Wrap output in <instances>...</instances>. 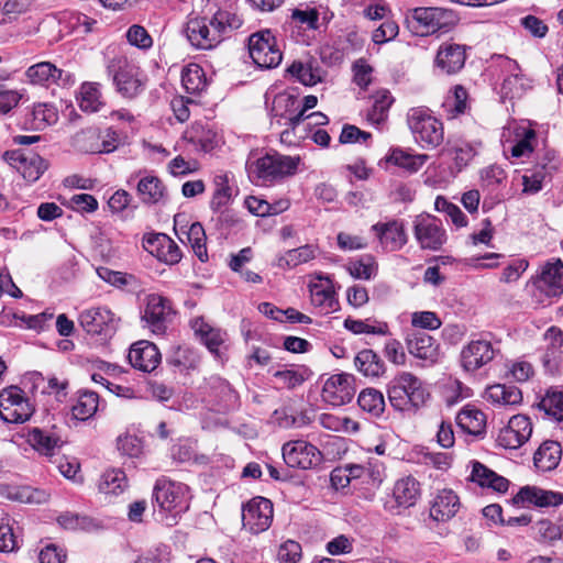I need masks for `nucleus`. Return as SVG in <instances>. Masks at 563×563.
Returning <instances> with one entry per match:
<instances>
[{
	"label": "nucleus",
	"instance_id": "cd10ccee",
	"mask_svg": "<svg viewBox=\"0 0 563 563\" xmlns=\"http://www.w3.org/2000/svg\"><path fill=\"white\" fill-rule=\"evenodd\" d=\"M185 214H176L174 218L176 233L181 232L186 235L188 243L190 244L195 255L201 261H208V253L206 246V232L201 223L194 222L187 229L181 223L185 221Z\"/></svg>",
	"mask_w": 563,
	"mask_h": 563
},
{
	"label": "nucleus",
	"instance_id": "bf43d9fd",
	"mask_svg": "<svg viewBox=\"0 0 563 563\" xmlns=\"http://www.w3.org/2000/svg\"><path fill=\"white\" fill-rule=\"evenodd\" d=\"M32 117L33 126L35 129H44L45 126L57 121L58 112L53 104L38 103L34 106Z\"/></svg>",
	"mask_w": 563,
	"mask_h": 563
},
{
	"label": "nucleus",
	"instance_id": "423d86ee",
	"mask_svg": "<svg viewBox=\"0 0 563 563\" xmlns=\"http://www.w3.org/2000/svg\"><path fill=\"white\" fill-rule=\"evenodd\" d=\"M408 126L422 148H435L444 140V129L441 121L423 107L409 110L407 114Z\"/></svg>",
	"mask_w": 563,
	"mask_h": 563
},
{
	"label": "nucleus",
	"instance_id": "72a5a7b5",
	"mask_svg": "<svg viewBox=\"0 0 563 563\" xmlns=\"http://www.w3.org/2000/svg\"><path fill=\"white\" fill-rule=\"evenodd\" d=\"M429 159L427 154H415L400 147L391 148L386 161L409 174L417 173Z\"/></svg>",
	"mask_w": 563,
	"mask_h": 563
},
{
	"label": "nucleus",
	"instance_id": "052dcab7",
	"mask_svg": "<svg viewBox=\"0 0 563 563\" xmlns=\"http://www.w3.org/2000/svg\"><path fill=\"white\" fill-rule=\"evenodd\" d=\"M31 380L33 383V389L41 388L42 394H60L68 386V380H59L57 377H49L47 382L41 373H32Z\"/></svg>",
	"mask_w": 563,
	"mask_h": 563
},
{
	"label": "nucleus",
	"instance_id": "7c9ffc66",
	"mask_svg": "<svg viewBox=\"0 0 563 563\" xmlns=\"http://www.w3.org/2000/svg\"><path fill=\"white\" fill-rule=\"evenodd\" d=\"M137 195L145 205H157L165 202L167 199V189L163 181L154 176L147 175L139 180Z\"/></svg>",
	"mask_w": 563,
	"mask_h": 563
},
{
	"label": "nucleus",
	"instance_id": "6ab92c4d",
	"mask_svg": "<svg viewBox=\"0 0 563 563\" xmlns=\"http://www.w3.org/2000/svg\"><path fill=\"white\" fill-rule=\"evenodd\" d=\"M562 501V494L531 485L521 487L512 497L514 505L522 507L548 508L559 506Z\"/></svg>",
	"mask_w": 563,
	"mask_h": 563
},
{
	"label": "nucleus",
	"instance_id": "9d476101",
	"mask_svg": "<svg viewBox=\"0 0 563 563\" xmlns=\"http://www.w3.org/2000/svg\"><path fill=\"white\" fill-rule=\"evenodd\" d=\"M32 413L33 407L20 387L9 386L0 391V418L4 422L23 423Z\"/></svg>",
	"mask_w": 563,
	"mask_h": 563
},
{
	"label": "nucleus",
	"instance_id": "3c124183",
	"mask_svg": "<svg viewBox=\"0 0 563 563\" xmlns=\"http://www.w3.org/2000/svg\"><path fill=\"white\" fill-rule=\"evenodd\" d=\"M287 70L305 86H313L321 81V71L313 63L294 62Z\"/></svg>",
	"mask_w": 563,
	"mask_h": 563
},
{
	"label": "nucleus",
	"instance_id": "e2e57ef3",
	"mask_svg": "<svg viewBox=\"0 0 563 563\" xmlns=\"http://www.w3.org/2000/svg\"><path fill=\"white\" fill-rule=\"evenodd\" d=\"M387 396L396 410L404 411L412 407L410 398L405 394L396 376L387 385Z\"/></svg>",
	"mask_w": 563,
	"mask_h": 563
},
{
	"label": "nucleus",
	"instance_id": "412c9836",
	"mask_svg": "<svg viewBox=\"0 0 563 563\" xmlns=\"http://www.w3.org/2000/svg\"><path fill=\"white\" fill-rule=\"evenodd\" d=\"M26 76L32 84L42 86L56 84L64 87L75 82V77L71 73L57 68L49 62H41L32 65L27 68Z\"/></svg>",
	"mask_w": 563,
	"mask_h": 563
},
{
	"label": "nucleus",
	"instance_id": "bb28decb",
	"mask_svg": "<svg viewBox=\"0 0 563 563\" xmlns=\"http://www.w3.org/2000/svg\"><path fill=\"white\" fill-rule=\"evenodd\" d=\"M128 357L134 368L145 373L153 372L162 360L157 346L145 340L132 344Z\"/></svg>",
	"mask_w": 563,
	"mask_h": 563
},
{
	"label": "nucleus",
	"instance_id": "8fccbe9b",
	"mask_svg": "<svg viewBox=\"0 0 563 563\" xmlns=\"http://www.w3.org/2000/svg\"><path fill=\"white\" fill-rule=\"evenodd\" d=\"M245 206L251 213L257 217H266L287 210L289 208V201L280 200L276 205H272L266 200L250 196L245 199Z\"/></svg>",
	"mask_w": 563,
	"mask_h": 563
},
{
	"label": "nucleus",
	"instance_id": "f704fd0d",
	"mask_svg": "<svg viewBox=\"0 0 563 563\" xmlns=\"http://www.w3.org/2000/svg\"><path fill=\"white\" fill-rule=\"evenodd\" d=\"M562 457L561 444L556 441H544L533 455L534 466L541 472L554 470Z\"/></svg>",
	"mask_w": 563,
	"mask_h": 563
},
{
	"label": "nucleus",
	"instance_id": "a211bd4d",
	"mask_svg": "<svg viewBox=\"0 0 563 563\" xmlns=\"http://www.w3.org/2000/svg\"><path fill=\"white\" fill-rule=\"evenodd\" d=\"M79 323L82 329L91 334H108L113 332L119 319L107 307L90 308L79 314Z\"/></svg>",
	"mask_w": 563,
	"mask_h": 563
},
{
	"label": "nucleus",
	"instance_id": "ddd939ff",
	"mask_svg": "<svg viewBox=\"0 0 563 563\" xmlns=\"http://www.w3.org/2000/svg\"><path fill=\"white\" fill-rule=\"evenodd\" d=\"M497 353H499V349L489 340H472L461 351V366L465 372L475 373L490 363Z\"/></svg>",
	"mask_w": 563,
	"mask_h": 563
},
{
	"label": "nucleus",
	"instance_id": "69168bd1",
	"mask_svg": "<svg viewBox=\"0 0 563 563\" xmlns=\"http://www.w3.org/2000/svg\"><path fill=\"white\" fill-rule=\"evenodd\" d=\"M536 530L543 541L553 542L563 538V525H558L549 519L539 520Z\"/></svg>",
	"mask_w": 563,
	"mask_h": 563
},
{
	"label": "nucleus",
	"instance_id": "de8ad7c7",
	"mask_svg": "<svg viewBox=\"0 0 563 563\" xmlns=\"http://www.w3.org/2000/svg\"><path fill=\"white\" fill-rule=\"evenodd\" d=\"M79 107L85 112H97L103 106L100 85L96 82H84L79 91Z\"/></svg>",
	"mask_w": 563,
	"mask_h": 563
},
{
	"label": "nucleus",
	"instance_id": "6e6552de",
	"mask_svg": "<svg viewBox=\"0 0 563 563\" xmlns=\"http://www.w3.org/2000/svg\"><path fill=\"white\" fill-rule=\"evenodd\" d=\"M249 53L254 64L264 69L277 67L283 54L271 30H262L249 37Z\"/></svg>",
	"mask_w": 563,
	"mask_h": 563
},
{
	"label": "nucleus",
	"instance_id": "20e7f679",
	"mask_svg": "<svg viewBox=\"0 0 563 563\" xmlns=\"http://www.w3.org/2000/svg\"><path fill=\"white\" fill-rule=\"evenodd\" d=\"M409 13L412 19V32L421 36L446 33L457 23L453 10L440 7H417L409 10Z\"/></svg>",
	"mask_w": 563,
	"mask_h": 563
},
{
	"label": "nucleus",
	"instance_id": "393cba45",
	"mask_svg": "<svg viewBox=\"0 0 563 563\" xmlns=\"http://www.w3.org/2000/svg\"><path fill=\"white\" fill-rule=\"evenodd\" d=\"M420 497V484L412 476L398 479L393 489L394 504H385V508L394 514H399L400 508H409L416 505Z\"/></svg>",
	"mask_w": 563,
	"mask_h": 563
},
{
	"label": "nucleus",
	"instance_id": "e433bc0d",
	"mask_svg": "<svg viewBox=\"0 0 563 563\" xmlns=\"http://www.w3.org/2000/svg\"><path fill=\"white\" fill-rule=\"evenodd\" d=\"M354 364L357 371L365 377L378 378L386 371L384 361L369 349L360 351L354 358Z\"/></svg>",
	"mask_w": 563,
	"mask_h": 563
},
{
	"label": "nucleus",
	"instance_id": "b1692460",
	"mask_svg": "<svg viewBox=\"0 0 563 563\" xmlns=\"http://www.w3.org/2000/svg\"><path fill=\"white\" fill-rule=\"evenodd\" d=\"M408 352L423 362V366H430L439 362L441 352L435 340L424 333L416 332L406 339Z\"/></svg>",
	"mask_w": 563,
	"mask_h": 563
},
{
	"label": "nucleus",
	"instance_id": "09e8293b",
	"mask_svg": "<svg viewBox=\"0 0 563 563\" xmlns=\"http://www.w3.org/2000/svg\"><path fill=\"white\" fill-rule=\"evenodd\" d=\"M99 396L95 391H82L71 408V413L77 420H88L98 410Z\"/></svg>",
	"mask_w": 563,
	"mask_h": 563
},
{
	"label": "nucleus",
	"instance_id": "0e129e2a",
	"mask_svg": "<svg viewBox=\"0 0 563 563\" xmlns=\"http://www.w3.org/2000/svg\"><path fill=\"white\" fill-rule=\"evenodd\" d=\"M96 272L100 279L118 288H123L124 286L135 283L133 275L112 271L108 267H98Z\"/></svg>",
	"mask_w": 563,
	"mask_h": 563
},
{
	"label": "nucleus",
	"instance_id": "a18cd8bd",
	"mask_svg": "<svg viewBox=\"0 0 563 563\" xmlns=\"http://www.w3.org/2000/svg\"><path fill=\"white\" fill-rule=\"evenodd\" d=\"M27 441L36 451L45 455H53L55 449L62 444L59 437L37 428L29 432Z\"/></svg>",
	"mask_w": 563,
	"mask_h": 563
},
{
	"label": "nucleus",
	"instance_id": "c9c22d12",
	"mask_svg": "<svg viewBox=\"0 0 563 563\" xmlns=\"http://www.w3.org/2000/svg\"><path fill=\"white\" fill-rule=\"evenodd\" d=\"M471 479L482 487L492 488L498 493H505L508 489L509 481L479 462H473Z\"/></svg>",
	"mask_w": 563,
	"mask_h": 563
},
{
	"label": "nucleus",
	"instance_id": "473e14b6",
	"mask_svg": "<svg viewBox=\"0 0 563 563\" xmlns=\"http://www.w3.org/2000/svg\"><path fill=\"white\" fill-rule=\"evenodd\" d=\"M485 399L495 406H517L522 402V393L516 386L494 384L485 389Z\"/></svg>",
	"mask_w": 563,
	"mask_h": 563
},
{
	"label": "nucleus",
	"instance_id": "aec40b11",
	"mask_svg": "<svg viewBox=\"0 0 563 563\" xmlns=\"http://www.w3.org/2000/svg\"><path fill=\"white\" fill-rule=\"evenodd\" d=\"M322 399L334 407L350 402L354 396L352 376L349 374H334L329 377L322 388Z\"/></svg>",
	"mask_w": 563,
	"mask_h": 563
},
{
	"label": "nucleus",
	"instance_id": "5701e85b",
	"mask_svg": "<svg viewBox=\"0 0 563 563\" xmlns=\"http://www.w3.org/2000/svg\"><path fill=\"white\" fill-rule=\"evenodd\" d=\"M466 46L453 42L442 43L434 58V66L443 74L454 75L465 65Z\"/></svg>",
	"mask_w": 563,
	"mask_h": 563
},
{
	"label": "nucleus",
	"instance_id": "1a4fd4ad",
	"mask_svg": "<svg viewBox=\"0 0 563 563\" xmlns=\"http://www.w3.org/2000/svg\"><path fill=\"white\" fill-rule=\"evenodd\" d=\"M108 73L113 76L118 91L125 98H134L143 91L145 81L139 67L125 58H113L108 64Z\"/></svg>",
	"mask_w": 563,
	"mask_h": 563
},
{
	"label": "nucleus",
	"instance_id": "9b49d317",
	"mask_svg": "<svg viewBox=\"0 0 563 563\" xmlns=\"http://www.w3.org/2000/svg\"><path fill=\"white\" fill-rule=\"evenodd\" d=\"M2 161L14 168L29 183H34L47 169V162L37 153L23 150H11L2 153Z\"/></svg>",
	"mask_w": 563,
	"mask_h": 563
},
{
	"label": "nucleus",
	"instance_id": "f8f14e48",
	"mask_svg": "<svg viewBox=\"0 0 563 563\" xmlns=\"http://www.w3.org/2000/svg\"><path fill=\"white\" fill-rule=\"evenodd\" d=\"M282 451L285 463L292 468L310 470L322 461L320 450L305 440L288 441Z\"/></svg>",
	"mask_w": 563,
	"mask_h": 563
},
{
	"label": "nucleus",
	"instance_id": "c756f323",
	"mask_svg": "<svg viewBox=\"0 0 563 563\" xmlns=\"http://www.w3.org/2000/svg\"><path fill=\"white\" fill-rule=\"evenodd\" d=\"M456 423L463 432L476 438H483L486 432L485 413L472 406L464 407L457 413Z\"/></svg>",
	"mask_w": 563,
	"mask_h": 563
},
{
	"label": "nucleus",
	"instance_id": "680f3d73",
	"mask_svg": "<svg viewBox=\"0 0 563 563\" xmlns=\"http://www.w3.org/2000/svg\"><path fill=\"white\" fill-rule=\"evenodd\" d=\"M434 209L438 212L445 213L457 228L465 227L467 221L463 211L454 203L450 202L445 197L438 196L434 201Z\"/></svg>",
	"mask_w": 563,
	"mask_h": 563
},
{
	"label": "nucleus",
	"instance_id": "58836bf2",
	"mask_svg": "<svg viewBox=\"0 0 563 563\" xmlns=\"http://www.w3.org/2000/svg\"><path fill=\"white\" fill-rule=\"evenodd\" d=\"M228 173H221L213 178L214 190L210 200V208L214 212L221 211L230 205L233 198V187Z\"/></svg>",
	"mask_w": 563,
	"mask_h": 563
},
{
	"label": "nucleus",
	"instance_id": "a878e982",
	"mask_svg": "<svg viewBox=\"0 0 563 563\" xmlns=\"http://www.w3.org/2000/svg\"><path fill=\"white\" fill-rule=\"evenodd\" d=\"M537 288L547 297H560L563 294V262L558 258L545 263L537 279Z\"/></svg>",
	"mask_w": 563,
	"mask_h": 563
},
{
	"label": "nucleus",
	"instance_id": "49530a36",
	"mask_svg": "<svg viewBox=\"0 0 563 563\" xmlns=\"http://www.w3.org/2000/svg\"><path fill=\"white\" fill-rule=\"evenodd\" d=\"M357 404L360 408L372 417H380L385 410V398L382 391L375 388L363 389L358 397Z\"/></svg>",
	"mask_w": 563,
	"mask_h": 563
},
{
	"label": "nucleus",
	"instance_id": "ea45409f",
	"mask_svg": "<svg viewBox=\"0 0 563 563\" xmlns=\"http://www.w3.org/2000/svg\"><path fill=\"white\" fill-rule=\"evenodd\" d=\"M190 325L208 350L213 354H218L219 347L224 341L222 332L219 329L212 328L200 317L192 319Z\"/></svg>",
	"mask_w": 563,
	"mask_h": 563
},
{
	"label": "nucleus",
	"instance_id": "f3484780",
	"mask_svg": "<svg viewBox=\"0 0 563 563\" xmlns=\"http://www.w3.org/2000/svg\"><path fill=\"white\" fill-rule=\"evenodd\" d=\"M371 231L378 240L379 245L386 252L401 250L408 242L405 223L402 220L390 219L372 225Z\"/></svg>",
	"mask_w": 563,
	"mask_h": 563
},
{
	"label": "nucleus",
	"instance_id": "864d4df0",
	"mask_svg": "<svg viewBox=\"0 0 563 563\" xmlns=\"http://www.w3.org/2000/svg\"><path fill=\"white\" fill-rule=\"evenodd\" d=\"M181 84L188 93H198L206 87L205 73L197 64H190L181 73Z\"/></svg>",
	"mask_w": 563,
	"mask_h": 563
},
{
	"label": "nucleus",
	"instance_id": "774afa93",
	"mask_svg": "<svg viewBox=\"0 0 563 563\" xmlns=\"http://www.w3.org/2000/svg\"><path fill=\"white\" fill-rule=\"evenodd\" d=\"M280 563H298L301 559V545L292 540L284 542L277 553Z\"/></svg>",
	"mask_w": 563,
	"mask_h": 563
},
{
	"label": "nucleus",
	"instance_id": "dca6fc26",
	"mask_svg": "<svg viewBox=\"0 0 563 563\" xmlns=\"http://www.w3.org/2000/svg\"><path fill=\"white\" fill-rule=\"evenodd\" d=\"M532 434V423L525 415L512 416L508 424L503 428L496 439L499 446L516 450L523 445Z\"/></svg>",
	"mask_w": 563,
	"mask_h": 563
},
{
	"label": "nucleus",
	"instance_id": "0eeeda50",
	"mask_svg": "<svg viewBox=\"0 0 563 563\" xmlns=\"http://www.w3.org/2000/svg\"><path fill=\"white\" fill-rule=\"evenodd\" d=\"M413 236L423 251L438 252L448 241L442 221L429 213H420L412 222Z\"/></svg>",
	"mask_w": 563,
	"mask_h": 563
},
{
	"label": "nucleus",
	"instance_id": "7ed1b4c3",
	"mask_svg": "<svg viewBox=\"0 0 563 563\" xmlns=\"http://www.w3.org/2000/svg\"><path fill=\"white\" fill-rule=\"evenodd\" d=\"M153 498L157 505L161 520L168 527L177 525L179 518L189 509L188 486L165 477L156 481Z\"/></svg>",
	"mask_w": 563,
	"mask_h": 563
},
{
	"label": "nucleus",
	"instance_id": "37998d69",
	"mask_svg": "<svg viewBox=\"0 0 563 563\" xmlns=\"http://www.w3.org/2000/svg\"><path fill=\"white\" fill-rule=\"evenodd\" d=\"M393 102L394 98L388 90L378 91L367 112V121L376 128H380L388 117V110Z\"/></svg>",
	"mask_w": 563,
	"mask_h": 563
},
{
	"label": "nucleus",
	"instance_id": "c85d7f7f",
	"mask_svg": "<svg viewBox=\"0 0 563 563\" xmlns=\"http://www.w3.org/2000/svg\"><path fill=\"white\" fill-rule=\"evenodd\" d=\"M460 508V499L451 489H443L435 496L430 517L438 522H445L453 518Z\"/></svg>",
	"mask_w": 563,
	"mask_h": 563
},
{
	"label": "nucleus",
	"instance_id": "4be33fe9",
	"mask_svg": "<svg viewBox=\"0 0 563 563\" xmlns=\"http://www.w3.org/2000/svg\"><path fill=\"white\" fill-rule=\"evenodd\" d=\"M143 247L168 265L177 264L181 260L179 246L164 233H152L143 238Z\"/></svg>",
	"mask_w": 563,
	"mask_h": 563
},
{
	"label": "nucleus",
	"instance_id": "338daca9",
	"mask_svg": "<svg viewBox=\"0 0 563 563\" xmlns=\"http://www.w3.org/2000/svg\"><path fill=\"white\" fill-rule=\"evenodd\" d=\"M399 26L394 20L384 21L372 34V41L382 45L397 37Z\"/></svg>",
	"mask_w": 563,
	"mask_h": 563
},
{
	"label": "nucleus",
	"instance_id": "39448f33",
	"mask_svg": "<svg viewBox=\"0 0 563 563\" xmlns=\"http://www.w3.org/2000/svg\"><path fill=\"white\" fill-rule=\"evenodd\" d=\"M300 103V98L289 92L278 93L274 99L272 125L284 128L279 133L282 143H294L295 130L302 122Z\"/></svg>",
	"mask_w": 563,
	"mask_h": 563
},
{
	"label": "nucleus",
	"instance_id": "f257e3e1",
	"mask_svg": "<svg viewBox=\"0 0 563 563\" xmlns=\"http://www.w3.org/2000/svg\"><path fill=\"white\" fill-rule=\"evenodd\" d=\"M242 23L235 13L218 10L211 18H190L186 24V36L197 49H212L241 27Z\"/></svg>",
	"mask_w": 563,
	"mask_h": 563
},
{
	"label": "nucleus",
	"instance_id": "4c0bfd02",
	"mask_svg": "<svg viewBox=\"0 0 563 563\" xmlns=\"http://www.w3.org/2000/svg\"><path fill=\"white\" fill-rule=\"evenodd\" d=\"M311 303L321 308L325 313L335 310L338 301L334 297V290L330 280H320L309 286Z\"/></svg>",
	"mask_w": 563,
	"mask_h": 563
},
{
	"label": "nucleus",
	"instance_id": "2f4dec72",
	"mask_svg": "<svg viewBox=\"0 0 563 563\" xmlns=\"http://www.w3.org/2000/svg\"><path fill=\"white\" fill-rule=\"evenodd\" d=\"M396 377L413 408H419L427 402L430 394L420 378L410 372H400Z\"/></svg>",
	"mask_w": 563,
	"mask_h": 563
},
{
	"label": "nucleus",
	"instance_id": "f03ea898",
	"mask_svg": "<svg viewBox=\"0 0 563 563\" xmlns=\"http://www.w3.org/2000/svg\"><path fill=\"white\" fill-rule=\"evenodd\" d=\"M300 162V156L283 155L274 151L256 158L250 156L245 167L255 185L272 186L296 175Z\"/></svg>",
	"mask_w": 563,
	"mask_h": 563
},
{
	"label": "nucleus",
	"instance_id": "6e6d98bb",
	"mask_svg": "<svg viewBox=\"0 0 563 563\" xmlns=\"http://www.w3.org/2000/svg\"><path fill=\"white\" fill-rule=\"evenodd\" d=\"M369 320H355L352 318H346L344 320V328L354 334H377V335H387L389 333V328L386 322H377L372 324L368 322Z\"/></svg>",
	"mask_w": 563,
	"mask_h": 563
},
{
	"label": "nucleus",
	"instance_id": "603ef678",
	"mask_svg": "<svg viewBox=\"0 0 563 563\" xmlns=\"http://www.w3.org/2000/svg\"><path fill=\"white\" fill-rule=\"evenodd\" d=\"M346 269L354 278L368 280L376 275L377 263L374 256L365 254L357 260L350 261Z\"/></svg>",
	"mask_w": 563,
	"mask_h": 563
},
{
	"label": "nucleus",
	"instance_id": "c03bdc74",
	"mask_svg": "<svg viewBox=\"0 0 563 563\" xmlns=\"http://www.w3.org/2000/svg\"><path fill=\"white\" fill-rule=\"evenodd\" d=\"M128 486L126 475L122 470L113 468L106 471L98 484L99 492L104 495H119Z\"/></svg>",
	"mask_w": 563,
	"mask_h": 563
},
{
	"label": "nucleus",
	"instance_id": "4d7b16f0",
	"mask_svg": "<svg viewBox=\"0 0 563 563\" xmlns=\"http://www.w3.org/2000/svg\"><path fill=\"white\" fill-rule=\"evenodd\" d=\"M539 409L543 410L547 416L555 420L563 419V393L549 390L538 404Z\"/></svg>",
	"mask_w": 563,
	"mask_h": 563
},
{
	"label": "nucleus",
	"instance_id": "5fc2aeb1",
	"mask_svg": "<svg viewBox=\"0 0 563 563\" xmlns=\"http://www.w3.org/2000/svg\"><path fill=\"white\" fill-rule=\"evenodd\" d=\"M533 80L523 73L509 75L504 79L503 91L511 99L520 98L526 91L532 88Z\"/></svg>",
	"mask_w": 563,
	"mask_h": 563
},
{
	"label": "nucleus",
	"instance_id": "4468645a",
	"mask_svg": "<svg viewBox=\"0 0 563 563\" xmlns=\"http://www.w3.org/2000/svg\"><path fill=\"white\" fill-rule=\"evenodd\" d=\"M173 316L174 310L167 298L157 294H151L146 297L142 320L153 333L164 334Z\"/></svg>",
	"mask_w": 563,
	"mask_h": 563
},
{
	"label": "nucleus",
	"instance_id": "2eb2a0df",
	"mask_svg": "<svg viewBox=\"0 0 563 563\" xmlns=\"http://www.w3.org/2000/svg\"><path fill=\"white\" fill-rule=\"evenodd\" d=\"M273 520V504L264 497L251 499L242 510V522L252 533L267 530Z\"/></svg>",
	"mask_w": 563,
	"mask_h": 563
},
{
	"label": "nucleus",
	"instance_id": "a19ab883",
	"mask_svg": "<svg viewBox=\"0 0 563 563\" xmlns=\"http://www.w3.org/2000/svg\"><path fill=\"white\" fill-rule=\"evenodd\" d=\"M184 137L194 146L206 153L212 151L217 145V133L212 129L198 122L194 123L190 129L185 132Z\"/></svg>",
	"mask_w": 563,
	"mask_h": 563
},
{
	"label": "nucleus",
	"instance_id": "13d9d810",
	"mask_svg": "<svg viewBox=\"0 0 563 563\" xmlns=\"http://www.w3.org/2000/svg\"><path fill=\"white\" fill-rule=\"evenodd\" d=\"M317 250L312 245H303L298 249L289 250L280 257L279 265L285 263L288 267H296L300 264L307 263L316 257Z\"/></svg>",
	"mask_w": 563,
	"mask_h": 563
},
{
	"label": "nucleus",
	"instance_id": "79ce46f5",
	"mask_svg": "<svg viewBox=\"0 0 563 563\" xmlns=\"http://www.w3.org/2000/svg\"><path fill=\"white\" fill-rule=\"evenodd\" d=\"M537 141V133L531 128L520 126L515 130V143L510 145L509 152L514 158L529 157L533 152V143Z\"/></svg>",
	"mask_w": 563,
	"mask_h": 563
}]
</instances>
